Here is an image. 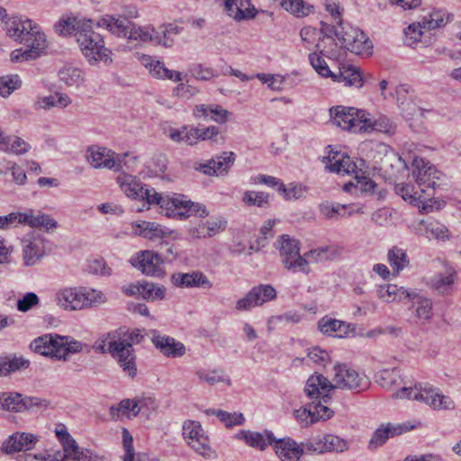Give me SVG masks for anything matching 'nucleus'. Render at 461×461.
Returning <instances> with one entry per match:
<instances>
[{"label": "nucleus", "instance_id": "f257e3e1", "mask_svg": "<svg viewBox=\"0 0 461 461\" xmlns=\"http://www.w3.org/2000/svg\"><path fill=\"white\" fill-rule=\"evenodd\" d=\"M5 24L6 33L11 39L28 47L23 50V61L38 59L46 49V36L32 20L12 16L5 22Z\"/></svg>", "mask_w": 461, "mask_h": 461}, {"label": "nucleus", "instance_id": "f03ea898", "mask_svg": "<svg viewBox=\"0 0 461 461\" xmlns=\"http://www.w3.org/2000/svg\"><path fill=\"white\" fill-rule=\"evenodd\" d=\"M139 200L145 201L148 205L157 204L167 217H179L180 219L195 215L205 218L209 211L205 205L187 200L183 194H175L172 197L162 195L153 187L144 185Z\"/></svg>", "mask_w": 461, "mask_h": 461}, {"label": "nucleus", "instance_id": "7ed1b4c3", "mask_svg": "<svg viewBox=\"0 0 461 461\" xmlns=\"http://www.w3.org/2000/svg\"><path fill=\"white\" fill-rule=\"evenodd\" d=\"M111 338L113 340L108 341L109 353L118 359L123 371L127 372L131 377L135 376L137 368L132 345L138 344L142 340L143 335L141 331L134 330L129 332L121 328L118 330L106 334V339Z\"/></svg>", "mask_w": 461, "mask_h": 461}, {"label": "nucleus", "instance_id": "20e7f679", "mask_svg": "<svg viewBox=\"0 0 461 461\" xmlns=\"http://www.w3.org/2000/svg\"><path fill=\"white\" fill-rule=\"evenodd\" d=\"M77 44L85 58L90 64L98 61L108 62L111 51L104 47L103 37L94 32L91 26V21H87L86 25L82 27L81 31H77L75 34Z\"/></svg>", "mask_w": 461, "mask_h": 461}, {"label": "nucleus", "instance_id": "39448f33", "mask_svg": "<svg viewBox=\"0 0 461 461\" xmlns=\"http://www.w3.org/2000/svg\"><path fill=\"white\" fill-rule=\"evenodd\" d=\"M309 60L314 70L322 77H330L334 82L344 83L347 86L360 88L364 79L359 68L351 65H343L339 73L332 72L323 58L314 52L309 55Z\"/></svg>", "mask_w": 461, "mask_h": 461}, {"label": "nucleus", "instance_id": "423d86ee", "mask_svg": "<svg viewBox=\"0 0 461 461\" xmlns=\"http://www.w3.org/2000/svg\"><path fill=\"white\" fill-rule=\"evenodd\" d=\"M393 397L422 402L435 410H452L455 408V402L449 396L442 394L438 389L429 384L402 387L393 394Z\"/></svg>", "mask_w": 461, "mask_h": 461}, {"label": "nucleus", "instance_id": "0eeeda50", "mask_svg": "<svg viewBox=\"0 0 461 461\" xmlns=\"http://www.w3.org/2000/svg\"><path fill=\"white\" fill-rule=\"evenodd\" d=\"M412 176H414L420 193L427 197V203L434 194V190L441 185L443 174L429 162L421 158H415L412 161Z\"/></svg>", "mask_w": 461, "mask_h": 461}, {"label": "nucleus", "instance_id": "6e6552de", "mask_svg": "<svg viewBox=\"0 0 461 461\" xmlns=\"http://www.w3.org/2000/svg\"><path fill=\"white\" fill-rule=\"evenodd\" d=\"M278 249L285 268L293 272L310 273L309 262L304 256H301L296 240L282 235L278 240Z\"/></svg>", "mask_w": 461, "mask_h": 461}, {"label": "nucleus", "instance_id": "1a4fd4ad", "mask_svg": "<svg viewBox=\"0 0 461 461\" xmlns=\"http://www.w3.org/2000/svg\"><path fill=\"white\" fill-rule=\"evenodd\" d=\"M334 372L333 389L348 390L358 393L368 389L370 385V381L366 375L358 373L347 365H336Z\"/></svg>", "mask_w": 461, "mask_h": 461}, {"label": "nucleus", "instance_id": "9d476101", "mask_svg": "<svg viewBox=\"0 0 461 461\" xmlns=\"http://www.w3.org/2000/svg\"><path fill=\"white\" fill-rule=\"evenodd\" d=\"M86 159L95 168H107L119 171L126 165L124 161L128 153L116 154L114 151L98 146L89 147L86 150Z\"/></svg>", "mask_w": 461, "mask_h": 461}, {"label": "nucleus", "instance_id": "9b49d317", "mask_svg": "<svg viewBox=\"0 0 461 461\" xmlns=\"http://www.w3.org/2000/svg\"><path fill=\"white\" fill-rule=\"evenodd\" d=\"M220 134L217 126L205 128L182 126L180 129L171 128L168 131L169 138L175 142H185L187 145H194L199 140H215Z\"/></svg>", "mask_w": 461, "mask_h": 461}, {"label": "nucleus", "instance_id": "f8f14e48", "mask_svg": "<svg viewBox=\"0 0 461 461\" xmlns=\"http://www.w3.org/2000/svg\"><path fill=\"white\" fill-rule=\"evenodd\" d=\"M332 122L343 130L362 132L365 110L339 105L330 110Z\"/></svg>", "mask_w": 461, "mask_h": 461}, {"label": "nucleus", "instance_id": "ddd939ff", "mask_svg": "<svg viewBox=\"0 0 461 461\" xmlns=\"http://www.w3.org/2000/svg\"><path fill=\"white\" fill-rule=\"evenodd\" d=\"M130 263L146 276L163 277L166 274L163 267L164 260L158 252L152 250L138 252L131 258Z\"/></svg>", "mask_w": 461, "mask_h": 461}, {"label": "nucleus", "instance_id": "4468645a", "mask_svg": "<svg viewBox=\"0 0 461 461\" xmlns=\"http://www.w3.org/2000/svg\"><path fill=\"white\" fill-rule=\"evenodd\" d=\"M183 437L188 438V445L203 457L210 458L213 452L209 446L208 438L203 435V430L199 422L186 420L183 425Z\"/></svg>", "mask_w": 461, "mask_h": 461}, {"label": "nucleus", "instance_id": "2eb2a0df", "mask_svg": "<svg viewBox=\"0 0 461 461\" xmlns=\"http://www.w3.org/2000/svg\"><path fill=\"white\" fill-rule=\"evenodd\" d=\"M276 297V289L270 285H259L253 287L245 297L240 299L236 303L239 311H247L255 306L272 301Z\"/></svg>", "mask_w": 461, "mask_h": 461}, {"label": "nucleus", "instance_id": "dca6fc26", "mask_svg": "<svg viewBox=\"0 0 461 461\" xmlns=\"http://www.w3.org/2000/svg\"><path fill=\"white\" fill-rule=\"evenodd\" d=\"M331 390H333L332 382L318 373H314L308 378L304 387V393L312 402L321 401L322 404L329 402L330 397L326 393Z\"/></svg>", "mask_w": 461, "mask_h": 461}, {"label": "nucleus", "instance_id": "f3484780", "mask_svg": "<svg viewBox=\"0 0 461 461\" xmlns=\"http://www.w3.org/2000/svg\"><path fill=\"white\" fill-rule=\"evenodd\" d=\"M150 333L153 345L165 357L176 358L185 354V345L176 341L173 337L161 335L156 330H152Z\"/></svg>", "mask_w": 461, "mask_h": 461}, {"label": "nucleus", "instance_id": "a211bd4d", "mask_svg": "<svg viewBox=\"0 0 461 461\" xmlns=\"http://www.w3.org/2000/svg\"><path fill=\"white\" fill-rule=\"evenodd\" d=\"M333 415V411L327 406L321 403L312 402L306 407L300 408L294 411L295 419L303 423L304 426L312 424L320 420L330 419Z\"/></svg>", "mask_w": 461, "mask_h": 461}, {"label": "nucleus", "instance_id": "6ab92c4d", "mask_svg": "<svg viewBox=\"0 0 461 461\" xmlns=\"http://www.w3.org/2000/svg\"><path fill=\"white\" fill-rule=\"evenodd\" d=\"M317 327L320 332L326 336L334 335L338 338H347L354 336L356 333L355 325L329 316H324L319 320Z\"/></svg>", "mask_w": 461, "mask_h": 461}, {"label": "nucleus", "instance_id": "aec40b11", "mask_svg": "<svg viewBox=\"0 0 461 461\" xmlns=\"http://www.w3.org/2000/svg\"><path fill=\"white\" fill-rule=\"evenodd\" d=\"M39 441V437L32 433L15 432L5 439L1 447L5 454H13L23 450H30Z\"/></svg>", "mask_w": 461, "mask_h": 461}, {"label": "nucleus", "instance_id": "412c9836", "mask_svg": "<svg viewBox=\"0 0 461 461\" xmlns=\"http://www.w3.org/2000/svg\"><path fill=\"white\" fill-rule=\"evenodd\" d=\"M97 25L106 28L118 37L127 39H130V34L134 30V23L122 15H104L98 20Z\"/></svg>", "mask_w": 461, "mask_h": 461}, {"label": "nucleus", "instance_id": "4be33fe9", "mask_svg": "<svg viewBox=\"0 0 461 461\" xmlns=\"http://www.w3.org/2000/svg\"><path fill=\"white\" fill-rule=\"evenodd\" d=\"M234 161L235 154L231 151H225L220 156L212 158L207 163L201 164L196 169L207 176H225L228 174Z\"/></svg>", "mask_w": 461, "mask_h": 461}, {"label": "nucleus", "instance_id": "5701e85b", "mask_svg": "<svg viewBox=\"0 0 461 461\" xmlns=\"http://www.w3.org/2000/svg\"><path fill=\"white\" fill-rule=\"evenodd\" d=\"M85 299L83 287H66L56 294L57 304L68 311L83 309Z\"/></svg>", "mask_w": 461, "mask_h": 461}, {"label": "nucleus", "instance_id": "b1692460", "mask_svg": "<svg viewBox=\"0 0 461 461\" xmlns=\"http://www.w3.org/2000/svg\"><path fill=\"white\" fill-rule=\"evenodd\" d=\"M230 113L219 104H196L193 109V116L203 122L213 121L217 123H225Z\"/></svg>", "mask_w": 461, "mask_h": 461}, {"label": "nucleus", "instance_id": "393cba45", "mask_svg": "<svg viewBox=\"0 0 461 461\" xmlns=\"http://www.w3.org/2000/svg\"><path fill=\"white\" fill-rule=\"evenodd\" d=\"M171 283L179 288L203 287L211 288L212 282L201 271L191 273H174L170 277Z\"/></svg>", "mask_w": 461, "mask_h": 461}, {"label": "nucleus", "instance_id": "a878e982", "mask_svg": "<svg viewBox=\"0 0 461 461\" xmlns=\"http://www.w3.org/2000/svg\"><path fill=\"white\" fill-rule=\"evenodd\" d=\"M141 62L149 69L150 75L158 79H168L174 82L183 80L182 73L168 69L163 62L155 59L151 56L143 55Z\"/></svg>", "mask_w": 461, "mask_h": 461}, {"label": "nucleus", "instance_id": "bb28decb", "mask_svg": "<svg viewBox=\"0 0 461 461\" xmlns=\"http://www.w3.org/2000/svg\"><path fill=\"white\" fill-rule=\"evenodd\" d=\"M167 32L168 30L164 27L156 30L153 27H140L134 23V30L131 31L129 40L143 42L150 41L157 45L163 44L164 46H168L166 41Z\"/></svg>", "mask_w": 461, "mask_h": 461}, {"label": "nucleus", "instance_id": "cd10ccee", "mask_svg": "<svg viewBox=\"0 0 461 461\" xmlns=\"http://www.w3.org/2000/svg\"><path fill=\"white\" fill-rule=\"evenodd\" d=\"M327 159L328 163L326 167L331 172L341 175L357 173V164L347 154L338 151L330 152Z\"/></svg>", "mask_w": 461, "mask_h": 461}, {"label": "nucleus", "instance_id": "c85d7f7f", "mask_svg": "<svg viewBox=\"0 0 461 461\" xmlns=\"http://www.w3.org/2000/svg\"><path fill=\"white\" fill-rule=\"evenodd\" d=\"M22 243L24 264L35 265L45 253L43 240L40 237H31L23 239Z\"/></svg>", "mask_w": 461, "mask_h": 461}, {"label": "nucleus", "instance_id": "c756f323", "mask_svg": "<svg viewBox=\"0 0 461 461\" xmlns=\"http://www.w3.org/2000/svg\"><path fill=\"white\" fill-rule=\"evenodd\" d=\"M59 339H60L59 335L46 334L35 339L30 347L36 353L57 359L59 349Z\"/></svg>", "mask_w": 461, "mask_h": 461}, {"label": "nucleus", "instance_id": "7c9ffc66", "mask_svg": "<svg viewBox=\"0 0 461 461\" xmlns=\"http://www.w3.org/2000/svg\"><path fill=\"white\" fill-rule=\"evenodd\" d=\"M227 226V221L222 217L212 218L202 222L198 227L191 230L193 237L197 239L210 238L223 231Z\"/></svg>", "mask_w": 461, "mask_h": 461}, {"label": "nucleus", "instance_id": "2f4dec72", "mask_svg": "<svg viewBox=\"0 0 461 461\" xmlns=\"http://www.w3.org/2000/svg\"><path fill=\"white\" fill-rule=\"evenodd\" d=\"M395 131V124L386 116L380 115L375 119L370 113L366 112L363 120L362 132L380 131L387 134H393Z\"/></svg>", "mask_w": 461, "mask_h": 461}, {"label": "nucleus", "instance_id": "473e14b6", "mask_svg": "<svg viewBox=\"0 0 461 461\" xmlns=\"http://www.w3.org/2000/svg\"><path fill=\"white\" fill-rule=\"evenodd\" d=\"M407 428H404L403 425H393L391 423H387L386 425L382 424L374 432L370 441L369 447L376 448L382 445H384L386 440L393 436L400 435L403 431H406Z\"/></svg>", "mask_w": 461, "mask_h": 461}, {"label": "nucleus", "instance_id": "72a5a7b5", "mask_svg": "<svg viewBox=\"0 0 461 461\" xmlns=\"http://www.w3.org/2000/svg\"><path fill=\"white\" fill-rule=\"evenodd\" d=\"M228 14L235 20H243L255 16V9L249 0H224Z\"/></svg>", "mask_w": 461, "mask_h": 461}, {"label": "nucleus", "instance_id": "f704fd0d", "mask_svg": "<svg viewBox=\"0 0 461 461\" xmlns=\"http://www.w3.org/2000/svg\"><path fill=\"white\" fill-rule=\"evenodd\" d=\"M377 296L384 302L391 303L396 300L412 299L416 296V293L410 292L403 287H398L393 284H387L378 287Z\"/></svg>", "mask_w": 461, "mask_h": 461}, {"label": "nucleus", "instance_id": "c9c22d12", "mask_svg": "<svg viewBox=\"0 0 461 461\" xmlns=\"http://www.w3.org/2000/svg\"><path fill=\"white\" fill-rule=\"evenodd\" d=\"M275 450L280 458L288 460L295 459L299 461L303 456L301 445H298L294 439L287 438L274 441Z\"/></svg>", "mask_w": 461, "mask_h": 461}, {"label": "nucleus", "instance_id": "e433bc0d", "mask_svg": "<svg viewBox=\"0 0 461 461\" xmlns=\"http://www.w3.org/2000/svg\"><path fill=\"white\" fill-rule=\"evenodd\" d=\"M395 190L405 201H409L415 205L422 203V210L424 212H428L432 209V205L427 203V197L420 193V189L414 190L412 185L402 184L397 185Z\"/></svg>", "mask_w": 461, "mask_h": 461}, {"label": "nucleus", "instance_id": "4c0bfd02", "mask_svg": "<svg viewBox=\"0 0 461 461\" xmlns=\"http://www.w3.org/2000/svg\"><path fill=\"white\" fill-rule=\"evenodd\" d=\"M236 438L242 439L249 447L259 448L260 450H264L268 444H272L276 441V438L270 431L267 432V438H265L259 432L241 430L236 434Z\"/></svg>", "mask_w": 461, "mask_h": 461}, {"label": "nucleus", "instance_id": "58836bf2", "mask_svg": "<svg viewBox=\"0 0 461 461\" xmlns=\"http://www.w3.org/2000/svg\"><path fill=\"white\" fill-rule=\"evenodd\" d=\"M133 232L136 235L145 239L153 240L156 238H164L169 232L162 228L161 225L152 221H140L132 224Z\"/></svg>", "mask_w": 461, "mask_h": 461}, {"label": "nucleus", "instance_id": "ea45409f", "mask_svg": "<svg viewBox=\"0 0 461 461\" xmlns=\"http://www.w3.org/2000/svg\"><path fill=\"white\" fill-rule=\"evenodd\" d=\"M30 361L15 355L0 357V377L7 376L17 371L29 367Z\"/></svg>", "mask_w": 461, "mask_h": 461}, {"label": "nucleus", "instance_id": "a19ab883", "mask_svg": "<svg viewBox=\"0 0 461 461\" xmlns=\"http://www.w3.org/2000/svg\"><path fill=\"white\" fill-rule=\"evenodd\" d=\"M321 33L322 34V38L316 45V47L320 50L321 54L325 55L329 59H336V53L334 52V50H327V47L322 46V43L330 41L331 44L336 45L333 36H336L338 38V33L340 32V28L336 29L333 25L328 24L324 22H321Z\"/></svg>", "mask_w": 461, "mask_h": 461}, {"label": "nucleus", "instance_id": "79ce46f5", "mask_svg": "<svg viewBox=\"0 0 461 461\" xmlns=\"http://www.w3.org/2000/svg\"><path fill=\"white\" fill-rule=\"evenodd\" d=\"M63 453L58 451L60 456V461H82L85 460L90 453L88 448H80L75 439L62 445Z\"/></svg>", "mask_w": 461, "mask_h": 461}, {"label": "nucleus", "instance_id": "37998d69", "mask_svg": "<svg viewBox=\"0 0 461 461\" xmlns=\"http://www.w3.org/2000/svg\"><path fill=\"white\" fill-rule=\"evenodd\" d=\"M117 182L121 186L122 191L129 197L139 199L140 191L143 189V185L131 175L120 176Z\"/></svg>", "mask_w": 461, "mask_h": 461}, {"label": "nucleus", "instance_id": "c03bdc74", "mask_svg": "<svg viewBox=\"0 0 461 461\" xmlns=\"http://www.w3.org/2000/svg\"><path fill=\"white\" fill-rule=\"evenodd\" d=\"M59 78L69 87L78 88L85 81L84 73L75 67H65L59 71Z\"/></svg>", "mask_w": 461, "mask_h": 461}, {"label": "nucleus", "instance_id": "a18cd8bd", "mask_svg": "<svg viewBox=\"0 0 461 461\" xmlns=\"http://www.w3.org/2000/svg\"><path fill=\"white\" fill-rule=\"evenodd\" d=\"M28 220L26 225L32 228H41L45 230L55 229L57 227V221L48 214L38 212L34 213L32 209H27Z\"/></svg>", "mask_w": 461, "mask_h": 461}, {"label": "nucleus", "instance_id": "49530a36", "mask_svg": "<svg viewBox=\"0 0 461 461\" xmlns=\"http://www.w3.org/2000/svg\"><path fill=\"white\" fill-rule=\"evenodd\" d=\"M456 279V272L448 268L446 275L439 274L432 280V287L439 294H448Z\"/></svg>", "mask_w": 461, "mask_h": 461}, {"label": "nucleus", "instance_id": "de8ad7c7", "mask_svg": "<svg viewBox=\"0 0 461 461\" xmlns=\"http://www.w3.org/2000/svg\"><path fill=\"white\" fill-rule=\"evenodd\" d=\"M0 408L8 411H23V394L16 392L0 393Z\"/></svg>", "mask_w": 461, "mask_h": 461}, {"label": "nucleus", "instance_id": "09e8293b", "mask_svg": "<svg viewBox=\"0 0 461 461\" xmlns=\"http://www.w3.org/2000/svg\"><path fill=\"white\" fill-rule=\"evenodd\" d=\"M86 23L87 22H79L74 17L62 18L55 24V31L57 33L66 36L81 31Z\"/></svg>", "mask_w": 461, "mask_h": 461}, {"label": "nucleus", "instance_id": "8fccbe9b", "mask_svg": "<svg viewBox=\"0 0 461 461\" xmlns=\"http://www.w3.org/2000/svg\"><path fill=\"white\" fill-rule=\"evenodd\" d=\"M166 295V288L163 285L149 282H142L140 286V296L148 301L162 300Z\"/></svg>", "mask_w": 461, "mask_h": 461}, {"label": "nucleus", "instance_id": "3c124183", "mask_svg": "<svg viewBox=\"0 0 461 461\" xmlns=\"http://www.w3.org/2000/svg\"><path fill=\"white\" fill-rule=\"evenodd\" d=\"M388 262L393 271L398 274L409 263L406 252L400 248L393 247L388 252Z\"/></svg>", "mask_w": 461, "mask_h": 461}, {"label": "nucleus", "instance_id": "603ef678", "mask_svg": "<svg viewBox=\"0 0 461 461\" xmlns=\"http://www.w3.org/2000/svg\"><path fill=\"white\" fill-rule=\"evenodd\" d=\"M348 205L340 203H332L330 202H324L320 204V211L323 216L330 219H338L339 217L349 216L352 212H346Z\"/></svg>", "mask_w": 461, "mask_h": 461}, {"label": "nucleus", "instance_id": "864d4df0", "mask_svg": "<svg viewBox=\"0 0 461 461\" xmlns=\"http://www.w3.org/2000/svg\"><path fill=\"white\" fill-rule=\"evenodd\" d=\"M59 349L58 350L57 359L67 360L70 353H77L82 350V345L77 340H69L68 337L59 339Z\"/></svg>", "mask_w": 461, "mask_h": 461}, {"label": "nucleus", "instance_id": "5fc2aeb1", "mask_svg": "<svg viewBox=\"0 0 461 461\" xmlns=\"http://www.w3.org/2000/svg\"><path fill=\"white\" fill-rule=\"evenodd\" d=\"M22 86L18 75H9L0 77V96L8 97L14 91Z\"/></svg>", "mask_w": 461, "mask_h": 461}, {"label": "nucleus", "instance_id": "6e6d98bb", "mask_svg": "<svg viewBox=\"0 0 461 461\" xmlns=\"http://www.w3.org/2000/svg\"><path fill=\"white\" fill-rule=\"evenodd\" d=\"M50 405V402L45 398L23 395V411H41Z\"/></svg>", "mask_w": 461, "mask_h": 461}, {"label": "nucleus", "instance_id": "4d7b16f0", "mask_svg": "<svg viewBox=\"0 0 461 461\" xmlns=\"http://www.w3.org/2000/svg\"><path fill=\"white\" fill-rule=\"evenodd\" d=\"M323 441L326 452H344L348 448V441L336 435H324Z\"/></svg>", "mask_w": 461, "mask_h": 461}, {"label": "nucleus", "instance_id": "13d9d810", "mask_svg": "<svg viewBox=\"0 0 461 461\" xmlns=\"http://www.w3.org/2000/svg\"><path fill=\"white\" fill-rule=\"evenodd\" d=\"M357 37L353 45L349 47V51L357 55L368 54L373 48L372 41L366 38V34L360 30L357 32Z\"/></svg>", "mask_w": 461, "mask_h": 461}, {"label": "nucleus", "instance_id": "bf43d9fd", "mask_svg": "<svg viewBox=\"0 0 461 461\" xmlns=\"http://www.w3.org/2000/svg\"><path fill=\"white\" fill-rule=\"evenodd\" d=\"M242 200L249 206L265 207L268 205L269 194L265 192L246 191Z\"/></svg>", "mask_w": 461, "mask_h": 461}, {"label": "nucleus", "instance_id": "052dcab7", "mask_svg": "<svg viewBox=\"0 0 461 461\" xmlns=\"http://www.w3.org/2000/svg\"><path fill=\"white\" fill-rule=\"evenodd\" d=\"M339 26L340 28V32L338 33V39L341 42L342 47L349 51V47L353 45V42L358 34L355 32H360V30L358 28L352 27L351 25L344 26L342 23Z\"/></svg>", "mask_w": 461, "mask_h": 461}, {"label": "nucleus", "instance_id": "680f3d73", "mask_svg": "<svg viewBox=\"0 0 461 461\" xmlns=\"http://www.w3.org/2000/svg\"><path fill=\"white\" fill-rule=\"evenodd\" d=\"M417 298V307H416V316L421 321H429L432 317V302L431 300L424 297H420L416 294V296L413 298Z\"/></svg>", "mask_w": 461, "mask_h": 461}, {"label": "nucleus", "instance_id": "e2e57ef3", "mask_svg": "<svg viewBox=\"0 0 461 461\" xmlns=\"http://www.w3.org/2000/svg\"><path fill=\"white\" fill-rule=\"evenodd\" d=\"M281 6L293 14L303 17L310 13L309 7H306L303 0H281Z\"/></svg>", "mask_w": 461, "mask_h": 461}, {"label": "nucleus", "instance_id": "0e129e2a", "mask_svg": "<svg viewBox=\"0 0 461 461\" xmlns=\"http://www.w3.org/2000/svg\"><path fill=\"white\" fill-rule=\"evenodd\" d=\"M8 172H11L13 176V181L17 185H24L27 180V176L24 172V170L14 162H8L5 168L0 167V174L1 175H6Z\"/></svg>", "mask_w": 461, "mask_h": 461}, {"label": "nucleus", "instance_id": "69168bd1", "mask_svg": "<svg viewBox=\"0 0 461 461\" xmlns=\"http://www.w3.org/2000/svg\"><path fill=\"white\" fill-rule=\"evenodd\" d=\"M303 454H323L325 453V446L322 437H316L301 444Z\"/></svg>", "mask_w": 461, "mask_h": 461}, {"label": "nucleus", "instance_id": "338daca9", "mask_svg": "<svg viewBox=\"0 0 461 461\" xmlns=\"http://www.w3.org/2000/svg\"><path fill=\"white\" fill-rule=\"evenodd\" d=\"M196 375L200 380L204 381L211 385L225 381L223 372L220 370L206 371L200 369L196 371Z\"/></svg>", "mask_w": 461, "mask_h": 461}, {"label": "nucleus", "instance_id": "774afa93", "mask_svg": "<svg viewBox=\"0 0 461 461\" xmlns=\"http://www.w3.org/2000/svg\"><path fill=\"white\" fill-rule=\"evenodd\" d=\"M422 23L421 22L414 23L405 29L404 33L406 36V43L409 46H411L413 43L420 41V37L422 35Z\"/></svg>", "mask_w": 461, "mask_h": 461}]
</instances>
